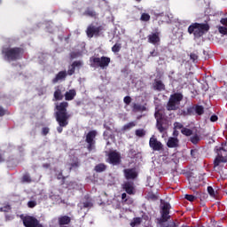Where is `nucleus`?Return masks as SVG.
<instances>
[{"label": "nucleus", "mask_w": 227, "mask_h": 227, "mask_svg": "<svg viewBox=\"0 0 227 227\" xmlns=\"http://www.w3.org/2000/svg\"><path fill=\"white\" fill-rule=\"evenodd\" d=\"M12 210V207L10 205H6L0 208V212H9Z\"/></svg>", "instance_id": "obj_44"}, {"label": "nucleus", "mask_w": 227, "mask_h": 227, "mask_svg": "<svg viewBox=\"0 0 227 227\" xmlns=\"http://www.w3.org/2000/svg\"><path fill=\"white\" fill-rule=\"evenodd\" d=\"M67 74H68V75H74V74H75L74 67H71V68L67 70Z\"/></svg>", "instance_id": "obj_50"}, {"label": "nucleus", "mask_w": 227, "mask_h": 227, "mask_svg": "<svg viewBox=\"0 0 227 227\" xmlns=\"http://www.w3.org/2000/svg\"><path fill=\"white\" fill-rule=\"evenodd\" d=\"M68 102L63 101L55 106V120L59 124L57 127V132L61 134L63 132V128L68 126L69 120L72 117L70 114H68Z\"/></svg>", "instance_id": "obj_1"}, {"label": "nucleus", "mask_w": 227, "mask_h": 227, "mask_svg": "<svg viewBox=\"0 0 227 227\" xmlns=\"http://www.w3.org/2000/svg\"><path fill=\"white\" fill-rule=\"evenodd\" d=\"M190 141L192 143V145H198V143H200V136L194 135L190 138Z\"/></svg>", "instance_id": "obj_34"}, {"label": "nucleus", "mask_w": 227, "mask_h": 227, "mask_svg": "<svg viewBox=\"0 0 227 227\" xmlns=\"http://www.w3.org/2000/svg\"><path fill=\"white\" fill-rule=\"evenodd\" d=\"M164 125H166V118L162 119V120L156 121V128L160 134H162L163 132H166V130H168V128H166V126H164Z\"/></svg>", "instance_id": "obj_17"}, {"label": "nucleus", "mask_w": 227, "mask_h": 227, "mask_svg": "<svg viewBox=\"0 0 227 227\" xmlns=\"http://www.w3.org/2000/svg\"><path fill=\"white\" fill-rule=\"evenodd\" d=\"M210 31L208 23H192L188 27L189 35H193L195 38H201L203 35Z\"/></svg>", "instance_id": "obj_3"}, {"label": "nucleus", "mask_w": 227, "mask_h": 227, "mask_svg": "<svg viewBox=\"0 0 227 227\" xmlns=\"http://www.w3.org/2000/svg\"><path fill=\"white\" fill-rule=\"evenodd\" d=\"M154 118H156V121H159L164 120L166 117L164 116V113H162L160 110H158L154 114Z\"/></svg>", "instance_id": "obj_27"}, {"label": "nucleus", "mask_w": 227, "mask_h": 227, "mask_svg": "<svg viewBox=\"0 0 227 227\" xmlns=\"http://www.w3.org/2000/svg\"><path fill=\"white\" fill-rule=\"evenodd\" d=\"M121 51V43H117L112 47V52H120Z\"/></svg>", "instance_id": "obj_29"}, {"label": "nucleus", "mask_w": 227, "mask_h": 227, "mask_svg": "<svg viewBox=\"0 0 227 227\" xmlns=\"http://www.w3.org/2000/svg\"><path fill=\"white\" fill-rule=\"evenodd\" d=\"M20 219L23 221L25 227H36L40 223V221L36 217L31 215H21Z\"/></svg>", "instance_id": "obj_11"}, {"label": "nucleus", "mask_w": 227, "mask_h": 227, "mask_svg": "<svg viewBox=\"0 0 227 227\" xmlns=\"http://www.w3.org/2000/svg\"><path fill=\"white\" fill-rule=\"evenodd\" d=\"M153 88V90H155V91H165L166 90V85L160 80H154Z\"/></svg>", "instance_id": "obj_16"}, {"label": "nucleus", "mask_w": 227, "mask_h": 227, "mask_svg": "<svg viewBox=\"0 0 227 227\" xmlns=\"http://www.w3.org/2000/svg\"><path fill=\"white\" fill-rule=\"evenodd\" d=\"M123 102L124 104H126V106H129L130 102H132V98H130L129 96H126L123 98Z\"/></svg>", "instance_id": "obj_42"}, {"label": "nucleus", "mask_w": 227, "mask_h": 227, "mask_svg": "<svg viewBox=\"0 0 227 227\" xmlns=\"http://www.w3.org/2000/svg\"><path fill=\"white\" fill-rule=\"evenodd\" d=\"M217 120H219V117H217V115H212L210 117V121H217Z\"/></svg>", "instance_id": "obj_51"}, {"label": "nucleus", "mask_w": 227, "mask_h": 227, "mask_svg": "<svg viewBox=\"0 0 227 227\" xmlns=\"http://www.w3.org/2000/svg\"><path fill=\"white\" fill-rule=\"evenodd\" d=\"M133 127H136V122L131 121L127 124H125L122 128L123 130H130V129H133Z\"/></svg>", "instance_id": "obj_30"}, {"label": "nucleus", "mask_w": 227, "mask_h": 227, "mask_svg": "<svg viewBox=\"0 0 227 227\" xmlns=\"http://www.w3.org/2000/svg\"><path fill=\"white\" fill-rule=\"evenodd\" d=\"M169 210H171V205L169 203H164L160 212L161 217L158 219L159 224L168 223V221L171 219V215H169Z\"/></svg>", "instance_id": "obj_8"}, {"label": "nucleus", "mask_w": 227, "mask_h": 227, "mask_svg": "<svg viewBox=\"0 0 227 227\" xmlns=\"http://www.w3.org/2000/svg\"><path fill=\"white\" fill-rule=\"evenodd\" d=\"M184 198L187 200V201H194L196 200V197L191 194H186Z\"/></svg>", "instance_id": "obj_43"}, {"label": "nucleus", "mask_w": 227, "mask_h": 227, "mask_svg": "<svg viewBox=\"0 0 227 227\" xmlns=\"http://www.w3.org/2000/svg\"><path fill=\"white\" fill-rule=\"evenodd\" d=\"M197 152H198V150H196V149H192V150H191V155H192V157H195Z\"/></svg>", "instance_id": "obj_53"}, {"label": "nucleus", "mask_w": 227, "mask_h": 227, "mask_svg": "<svg viewBox=\"0 0 227 227\" xmlns=\"http://www.w3.org/2000/svg\"><path fill=\"white\" fill-rule=\"evenodd\" d=\"M181 114L182 116H189V114H187V110H182Z\"/></svg>", "instance_id": "obj_57"}, {"label": "nucleus", "mask_w": 227, "mask_h": 227, "mask_svg": "<svg viewBox=\"0 0 227 227\" xmlns=\"http://www.w3.org/2000/svg\"><path fill=\"white\" fill-rule=\"evenodd\" d=\"M141 217H135L132 222L130 223L131 227L139 226L141 224Z\"/></svg>", "instance_id": "obj_28"}, {"label": "nucleus", "mask_w": 227, "mask_h": 227, "mask_svg": "<svg viewBox=\"0 0 227 227\" xmlns=\"http://www.w3.org/2000/svg\"><path fill=\"white\" fill-rule=\"evenodd\" d=\"M22 182H26L27 184H31V176L29 174L26 173L22 176Z\"/></svg>", "instance_id": "obj_35"}, {"label": "nucleus", "mask_w": 227, "mask_h": 227, "mask_svg": "<svg viewBox=\"0 0 227 227\" xmlns=\"http://www.w3.org/2000/svg\"><path fill=\"white\" fill-rule=\"evenodd\" d=\"M83 15H86L87 17L95 18L97 17V12H95L94 10L89 7L85 10V12H83Z\"/></svg>", "instance_id": "obj_25"}, {"label": "nucleus", "mask_w": 227, "mask_h": 227, "mask_svg": "<svg viewBox=\"0 0 227 227\" xmlns=\"http://www.w3.org/2000/svg\"><path fill=\"white\" fill-rule=\"evenodd\" d=\"M173 136H175L176 137V136H178V130L174 129Z\"/></svg>", "instance_id": "obj_60"}, {"label": "nucleus", "mask_w": 227, "mask_h": 227, "mask_svg": "<svg viewBox=\"0 0 227 227\" xmlns=\"http://www.w3.org/2000/svg\"><path fill=\"white\" fill-rule=\"evenodd\" d=\"M122 189L127 192V194L132 195L136 194V188L134 187V182L127 181L122 184Z\"/></svg>", "instance_id": "obj_13"}, {"label": "nucleus", "mask_w": 227, "mask_h": 227, "mask_svg": "<svg viewBox=\"0 0 227 227\" xmlns=\"http://www.w3.org/2000/svg\"><path fill=\"white\" fill-rule=\"evenodd\" d=\"M28 208H35L36 207V200H30L27 202Z\"/></svg>", "instance_id": "obj_45"}, {"label": "nucleus", "mask_w": 227, "mask_h": 227, "mask_svg": "<svg viewBox=\"0 0 227 227\" xmlns=\"http://www.w3.org/2000/svg\"><path fill=\"white\" fill-rule=\"evenodd\" d=\"M147 200H151L152 201H156V200H158V197H157V195H155V193L149 192L147 194Z\"/></svg>", "instance_id": "obj_37"}, {"label": "nucleus", "mask_w": 227, "mask_h": 227, "mask_svg": "<svg viewBox=\"0 0 227 227\" xmlns=\"http://www.w3.org/2000/svg\"><path fill=\"white\" fill-rule=\"evenodd\" d=\"M90 63L92 68H106V67H109V63H111V58L106 56L101 58L90 57Z\"/></svg>", "instance_id": "obj_5"}, {"label": "nucleus", "mask_w": 227, "mask_h": 227, "mask_svg": "<svg viewBox=\"0 0 227 227\" xmlns=\"http://www.w3.org/2000/svg\"><path fill=\"white\" fill-rule=\"evenodd\" d=\"M91 207H93L92 201L87 200L83 202V208H91Z\"/></svg>", "instance_id": "obj_41"}, {"label": "nucleus", "mask_w": 227, "mask_h": 227, "mask_svg": "<svg viewBox=\"0 0 227 227\" xmlns=\"http://www.w3.org/2000/svg\"><path fill=\"white\" fill-rule=\"evenodd\" d=\"M43 168H45L47 169V168H51V164L50 163H44L43 165Z\"/></svg>", "instance_id": "obj_59"}, {"label": "nucleus", "mask_w": 227, "mask_h": 227, "mask_svg": "<svg viewBox=\"0 0 227 227\" xmlns=\"http://www.w3.org/2000/svg\"><path fill=\"white\" fill-rule=\"evenodd\" d=\"M106 130H111V128H109V127H106Z\"/></svg>", "instance_id": "obj_62"}, {"label": "nucleus", "mask_w": 227, "mask_h": 227, "mask_svg": "<svg viewBox=\"0 0 227 227\" xmlns=\"http://www.w3.org/2000/svg\"><path fill=\"white\" fill-rule=\"evenodd\" d=\"M140 20H142L143 22H148V20H150V14L142 13Z\"/></svg>", "instance_id": "obj_36"}, {"label": "nucleus", "mask_w": 227, "mask_h": 227, "mask_svg": "<svg viewBox=\"0 0 227 227\" xmlns=\"http://www.w3.org/2000/svg\"><path fill=\"white\" fill-rule=\"evenodd\" d=\"M76 95H77V92L75 91L74 89L69 90L65 93V100H67V101L74 100Z\"/></svg>", "instance_id": "obj_20"}, {"label": "nucleus", "mask_w": 227, "mask_h": 227, "mask_svg": "<svg viewBox=\"0 0 227 227\" xmlns=\"http://www.w3.org/2000/svg\"><path fill=\"white\" fill-rule=\"evenodd\" d=\"M221 23L223 24V26H227V18L222 19Z\"/></svg>", "instance_id": "obj_56"}, {"label": "nucleus", "mask_w": 227, "mask_h": 227, "mask_svg": "<svg viewBox=\"0 0 227 227\" xmlns=\"http://www.w3.org/2000/svg\"><path fill=\"white\" fill-rule=\"evenodd\" d=\"M149 146L152 148V150H153V152H160L164 150V145H162V142L157 139L155 135H153L149 139Z\"/></svg>", "instance_id": "obj_10"}, {"label": "nucleus", "mask_w": 227, "mask_h": 227, "mask_svg": "<svg viewBox=\"0 0 227 227\" xmlns=\"http://www.w3.org/2000/svg\"><path fill=\"white\" fill-rule=\"evenodd\" d=\"M207 192L212 198H215V191L212 186H207Z\"/></svg>", "instance_id": "obj_40"}, {"label": "nucleus", "mask_w": 227, "mask_h": 227, "mask_svg": "<svg viewBox=\"0 0 227 227\" xmlns=\"http://www.w3.org/2000/svg\"><path fill=\"white\" fill-rule=\"evenodd\" d=\"M2 54L6 61H17L22 59V56H24V49L21 47L4 48L2 50Z\"/></svg>", "instance_id": "obj_2"}, {"label": "nucleus", "mask_w": 227, "mask_h": 227, "mask_svg": "<svg viewBox=\"0 0 227 227\" xmlns=\"http://www.w3.org/2000/svg\"><path fill=\"white\" fill-rule=\"evenodd\" d=\"M186 112H187L188 116H194V115L196 114H195L194 106H189V107L186 109Z\"/></svg>", "instance_id": "obj_32"}, {"label": "nucleus", "mask_w": 227, "mask_h": 227, "mask_svg": "<svg viewBox=\"0 0 227 227\" xmlns=\"http://www.w3.org/2000/svg\"><path fill=\"white\" fill-rule=\"evenodd\" d=\"M185 127H184V124H182L181 122L176 121L174 122V130H182V129H184Z\"/></svg>", "instance_id": "obj_33"}, {"label": "nucleus", "mask_w": 227, "mask_h": 227, "mask_svg": "<svg viewBox=\"0 0 227 227\" xmlns=\"http://www.w3.org/2000/svg\"><path fill=\"white\" fill-rule=\"evenodd\" d=\"M97 130H90L87 133L85 137V143H87V150L88 152H91L95 150L96 141L95 138L97 137Z\"/></svg>", "instance_id": "obj_7"}, {"label": "nucleus", "mask_w": 227, "mask_h": 227, "mask_svg": "<svg viewBox=\"0 0 227 227\" xmlns=\"http://www.w3.org/2000/svg\"><path fill=\"white\" fill-rule=\"evenodd\" d=\"M49 33H54V28H48Z\"/></svg>", "instance_id": "obj_61"}, {"label": "nucleus", "mask_w": 227, "mask_h": 227, "mask_svg": "<svg viewBox=\"0 0 227 227\" xmlns=\"http://www.w3.org/2000/svg\"><path fill=\"white\" fill-rule=\"evenodd\" d=\"M102 29H104L102 26L97 27L93 24H90L86 29V35L88 38H93V36H100V31H102Z\"/></svg>", "instance_id": "obj_9"}, {"label": "nucleus", "mask_w": 227, "mask_h": 227, "mask_svg": "<svg viewBox=\"0 0 227 227\" xmlns=\"http://www.w3.org/2000/svg\"><path fill=\"white\" fill-rule=\"evenodd\" d=\"M1 3H3V0H0V4H1Z\"/></svg>", "instance_id": "obj_64"}, {"label": "nucleus", "mask_w": 227, "mask_h": 227, "mask_svg": "<svg viewBox=\"0 0 227 227\" xmlns=\"http://www.w3.org/2000/svg\"><path fill=\"white\" fill-rule=\"evenodd\" d=\"M50 130H51V129H50L48 127L43 128V129H42V134H43V136H47V134H49Z\"/></svg>", "instance_id": "obj_48"}, {"label": "nucleus", "mask_w": 227, "mask_h": 227, "mask_svg": "<svg viewBox=\"0 0 227 227\" xmlns=\"http://www.w3.org/2000/svg\"><path fill=\"white\" fill-rule=\"evenodd\" d=\"M184 100V94L176 92L171 94L167 103V111H178L180 109V102Z\"/></svg>", "instance_id": "obj_4"}, {"label": "nucleus", "mask_w": 227, "mask_h": 227, "mask_svg": "<svg viewBox=\"0 0 227 227\" xmlns=\"http://www.w3.org/2000/svg\"><path fill=\"white\" fill-rule=\"evenodd\" d=\"M194 109H195V114H198V116H201L202 114H205V107H203V106L195 105Z\"/></svg>", "instance_id": "obj_24"}, {"label": "nucleus", "mask_w": 227, "mask_h": 227, "mask_svg": "<svg viewBox=\"0 0 227 227\" xmlns=\"http://www.w3.org/2000/svg\"><path fill=\"white\" fill-rule=\"evenodd\" d=\"M121 200H124V201H127V193H122L121 194Z\"/></svg>", "instance_id": "obj_58"}, {"label": "nucleus", "mask_w": 227, "mask_h": 227, "mask_svg": "<svg viewBox=\"0 0 227 227\" xmlns=\"http://www.w3.org/2000/svg\"><path fill=\"white\" fill-rule=\"evenodd\" d=\"M181 133L183 134V136H186L187 137H189V136H192V129L189 128H183L181 129Z\"/></svg>", "instance_id": "obj_26"}, {"label": "nucleus", "mask_w": 227, "mask_h": 227, "mask_svg": "<svg viewBox=\"0 0 227 227\" xmlns=\"http://www.w3.org/2000/svg\"><path fill=\"white\" fill-rule=\"evenodd\" d=\"M148 43H153V45H157L160 42V32H155L150 34L148 36Z\"/></svg>", "instance_id": "obj_15"}, {"label": "nucleus", "mask_w": 227, "mask_h": 227, "mask_svg": "<svg viewBox=\"0 0 227 227\" xmlns=\"http://www.w3.org/2000/svg\"><path fill=\"white\" fill-rule=\"evenodd\" d=\"M135 134L137 137H145L146 131L145 129H136Z\"/></svg>", "instance_id": "obj_31"}, {"label": "nucleus", "mask_w": 227, "mask_h": 227, "mask_svg": "<svg viewBox=\"0 0 227 227\" xmlns=\"http://www.w3.org/2000/svg\"><path fill=\"white\" fill-rule=\"evenodd\" d=\"M218 31H219V33H221V35L227 34V28L225 27H219Z\"/></svg>", "instance_id": "obj_47"}, {"label": "nucleus", "mask_w": 227, "mask_h": 227, "mask_svg": "<svg viewBox=\"0 0 227 227\" xmlns=\"http://www.w3.org/2000/svg\"><path fill=\"white\" fill-rule=\"evenodd\" d=\"M151 56H153V58H155V57L159 56V53L156 52L155 51H151Z\"/></svg>", "instance_id": "obj_55"}, {"label": "nucleus", "mask_w": 227, "mask_h": 227, "mask_svg": "<svg viewBox=\"0 0 227 227\" xmlns=\"http://www.w3.org/2000/svg\"><path fill=\"white\" fill-rule=\"evenodd\" d=\"M5 159H4V155H3V153H0V164L3 162H5Z\"/></svg>", "instance_id": "obj_54"}, {"label": "nucleus", "mask_w": 227, "mask_h": 227, "mask_svg": "<svg viewBox=\"0 0 227 227\" xmlns=\"http://www.w3.org/2000/svg\"><path fill=\"white\" fill-rule=\"evenodd\" d=\"M58 223L59 226H67V224L72 223V218L68 215H62L58 218Z\"/></svg>", "instance_id": "obj_19"}, {"label": "nucleus", "mask_w": 227, "mask_h": 227, "mask_svg": "<svg viewBox=\"0 0 227 227\" xmlns=\"http://www.w3.org/2000/svg\"><path fill=\"white\" fill-rule=\"evenodd\" d=\"M4 114H6V112L4 111V108L0 106V116H4Z\"/></svg>", "instance_id": "obj_52"}, {"label": "nucleus", "mask_w": 227, "mask_h": 227, "mask_svg": "<svg viewBox=\"0 0 227 227\" xmlns=\"http://www.w3.org/2000/svg\"><path fill=\"white\" fill-rule=\"evenodd\" d=\"M133 111H145V107H143L141 105L139 104H134L133 105Z\"/></svg>", "instance_id": "obj_39"}, {"label": "nucleus", "mask_w": 227, "mask_h": 227, "mask_svg": "<svg viewBox=\"0 0 227 227\" xmlns=\"http://www.w3.org/2000/svg\"><path fill=\"white\" fill-rule=\"evenodd\" d=\"M180 143V140H178L175 137H168V140L167 142L168 148H178V144Z\"/></svg>", "instance_id": "obj_18"}, {"label": "nucleus", "mask_w": 227, "mask_h": 227, "mask_svg": "<svg viewBox=\"0 0 227 227\" xmlns=\"http://www.w3.org/2000/svg\"><path fill=\"white\" fill-rule=\"evenodd\" d=\"M108 162L113 166H118L121 162V154L116 151H112L108 153Z\"/></svg>", "instance_id": "obj_12"}, {"label": "nucleus", "mask_w": 227, "mask_h": 227, "mask_svg": "<svg viewBox=\"0 0 227 227\" xmlns=\"http://www.w3.org/2000/svg\"><path fill=\"white\" fill-rule=\"evenodd\" d=\"M106 169L107 166L104 163H99L94 168V171H96V173H104V171H106Z\"/></svg>", "instance_id": "obj_23"}, {"label": "nucleus", "mask_w": 227, "mask_h": 227, "mask_svg": "<svg viewBox=\"0 0 227 227\" xmlns=\"http://www.w3.org/2000/svg\"><path fill=\"white\" fill-rule=\"evenodd\" d=\"M126 180H136L137 177V171L136 168H126L123 170Z\"/></svg>", "instance_id": "obj_14"}, {"label": "nucleus", "mask_w": 227, "mask_h": 227, "mask_svg": "<svg viewBox=\"0 0 227 227\" xmlns=\"http://www.w3.org/2000/svg\"><path fill=\"white\" fill-rule=\"evenodd\" d=\"M198 52H192L190 54V59H192V61H193V63H196V61H198Z\"/></svg>", "instance_id": "obj_38"}, {"label": "nucleus", "mask_w": 227, "mask_h": 227, "mask_svg": "<svg viewBox=\"0 0 227 227\" xmlns=\"http://www.w3.org/2000/svg\"><path fill=\"white\" fill-rule=\"evenodd\" d=\"M57 178H58V180H63V184H65V180H67V177H65V176H63V172H59L57 175Z\"/></svg>", "instance_id": "obj_46"}, {"label": "nucleus", "mask_w": 227, "mask_h": 227, "mask_svg": "<svg viewBox=\"0 0 227 227\" xmlns=\"http://www.w3.org/2000/svg\"><path fill=\"white\" fill-rule=\"evenodd\" d=\"M137 1V3H141V0H136Z\"/></svg>", "instance_id": "obj_63"}, {"label": "nucleus", "mask_w": 227, "mask_h": 227, "mask_svg": "<svg viewBox=\"0 0 227 227\" xmlns=\"http://www.w3.org/2000/svg\"><path fill=\"white\" fill-rule=\"evenodd\" d=\"M82 65V62L81 61H74L71 67H74V68L75 69L76 67H81Z\"/></svg>", "instance_id": "obj_49"}, {"label": "nucleus", "mask_w": 227, "mask_h": 227, "mask_svg": "<svg viewBox=\"0 0 227 227\" xmlns=\"http://www.w3.org/2000/svg\"><path fill=\"white\" fill-rule=\"evenodd\" d=\"M67 77V71H60L59 72L55 78L52 80V83L56 84L59 81H61Z\"/></svg>", "instance_id": "obj_21"}, {"label": "nucleus", "mask_w": 227, "mask_h": 227, "mask_svg": "<svg viewBox=\"0 0 227 227\" xmlns=\"http://www.w3.org/2000/svg\"><path fill=\"white\" fill-rule=\"evenodd\" d=\"M53 98H54V100L56 101L63 100L64 98L63 92L61 91V89H59V87H57L55 89Z\"/></svg>", "instance_id": "obj_22"}, {"label": "nucleus", "mask_w": 227, "mask_h": 227, "mask_svg": "<svg viewBox=\"0 0 227 227\" xmlns=\"http://www.w3.org/2000/svg\"><path fill=\"white\" fill-rule=\"evenodd\" d=\"M216 157L214 160V166L215 168H217L221 164H226L227 162V150L224 149V147H220L219 149H216Z\"/></svg>", "instance_id": "obj_6"}]
</instances>
